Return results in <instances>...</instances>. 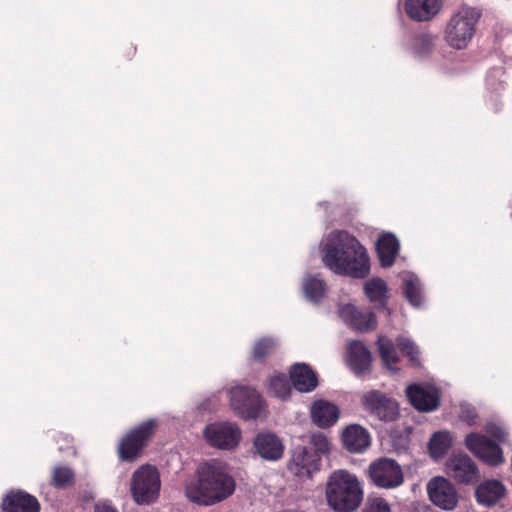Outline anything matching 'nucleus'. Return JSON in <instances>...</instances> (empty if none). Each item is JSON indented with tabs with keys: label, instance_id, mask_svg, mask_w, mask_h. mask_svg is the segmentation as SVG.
Here are the masks:
<instances>
[{
	"label": "nucleus",
	"instance_id": "b1692460",
	"mask_svg": "<svg viewBox=\"0 0 512 512\" xmlns=\"http://www.w3.org/2000/svg\"><path fill=\"white\" fill-rule=\"evenodd\" d=\"M399 241L391 233L382 234L377 241V253L382 267H390L399 251Z\"/></svg>",
	"mask_w": 512,
	"mask_h": 512
},
{
	"label": "nucleus",
	"instance_id": "4c0bfd02",
	"mask_svg": "<svg viewBox=\"0 0 512 512\" xmlns=\"http://www.w3.org/2000/svg\"><path fill=\"white\" fill-rule=\"evenodd\" d=\"M486 431L488 434H490L492 437L496 438L497 440H499L501 442L505 441L506 432L502 428V426H500L499 424L488 423L486 426Z\"/></svg>",
	"mask_w": 512,
	"mask_h": 512
},
{
	"label": "nucleus",
	"instance_id": "2f4dec72",
	"mask_svg": "<svg viewBox=\"0 0 512 512\" xmlns=\"http://www.w3.org/2000/svg\"><path fill=\"white\" fill-rule=\"evenodd\" d=\"M268 390L271 395L285 399L291 393V384L285 374L277 373L269 378Z\"/></svg>",
	"mask_w": 512,
	"mask_h": 512
},
{
	"label": "nucleus",
	"instance_id": "c756f323",
	"mask_svg": "<svg viewBox=\"0 0 512 512\" xmlns=\"http://www.w3.org/2000/svg\"><path fill=\"white\" fill-rule=\"evenodd\" d=\"M404 293L411 305L418 307L422 303L421 283L418 277L411 273L403 274Z\"/></svg>",
	"mask_w": 512,
	"mask_h": 512
},
{
	"label": "nucleus",
	"instance_id": "f8f14e48",
	"mask_svg": "<svg viewBox=\"0 0 512 512\" xmlns=\"http://www.w3.org/2000/svg\"><path fill=\"white\" fill-rule=\"evenodd\" d=\"M430 500L443 510H453L458 503L454 485L444 477H434L427 485Z\"/></svg>",
	"mask_w": 512,
	"mask_h": 512
},
{
	"label": "nucleus",
	"instance_id": "f3484780",
	"mask_svg": "<svg viewBox=\"0 0 512 512\" xmlns=\"http://www.w3.org/2000/svg\"><path fill=\"white\" fill-rule=\"evenodd\" d=\"M339 316L348 326L360 332H368L377 327L373 312L359 310L351 304L341 306Z\"/></svg>",
	"mask_w": 512,
	"mask_h": 512
},
{
	"label": "nucleus",
	"instance_id": "393cba45",
	"mask_svg": "<svg viewBox=\"0 0 512 512\" xmlns=\"http://www.w3.org/2000/svg\"><path fill=\"white\" fill-rule=\"evenodd\" d=\"M505 487L498 480H486L476 488L477 501L485 506L497 503L505 495Z\"/></svg>",
	"mask_w": 512,
	"mask_h": 512
},
{
	"label": "nucleus",
	"instance_id": "bb28decb",
	"mask_svg": "<svg viewBox=\"0 0 512 512\" xmlns=\"http://www.w3.org/2000/svg\"><path fill=\"white\" fill-rule=\"evenodd\" d=\"M364 291L370 302L384 306L387 299V285L381 278L368 280L364 285Z\"/></svg>",
	"mask_w": 512,
	"mask_h": 512
},
{
	"label": "nucleus",
	"instance_id": "4be33fe9",
	"mask_svg": "<svg viewBox=\"0 0 512 512\" xmlns=\"http://www.w3.org/2000/svg\"><path fill=\"white\" fill-rule=\"evenodd\" d=\"M294 388L302 393L313 391L318 385L316 373L305 363H296L290 369Z\"/></svg>",
	"mask_w": 512,
	"mask_h": 512
},
{
	"label": "nucleus",
	"instance_id": "2eb2a0df",
	"mask_svg": "<svg viewBox=\"0 0 512 512\" xmlns=\"http://www.w3.org/2000/svg\"><path fill=\"white\" fill-rule=\"evenodd\" d=\"M410 403L419 411L430 412L439 405V391L430 384H413L406 389Z\"/></svg>",
	"mask_w": 512,
	"mask_h": 512
},
{
	"label": "nucleus",
	"instance_id": "a19ab883",
	"mask_svg": "<svg viewBox=\"0 0 512 512\" xmlns=\"http://www.w3.org/2000/svg\"><path fill=\"white\" fill-rule=\"evenodd\" d=\"M136 54V47L133 45H127L123 48V55L127 58H132Z\"/></svg>",
	"mask_w": 512,
	"mask_h": 512
},
{
	"label": "nucleus",
	"instance_id": "423d86ee",
	"mask_svg": "<svg viewBox=\"0 0 512 512\" xmlns=\"http://www.w3.org/2000/svg\"><path fill=\"white\" fill-rule=\"evenodd\" d=\"M228 395L232 410L244 420L257 419L265 410L263 399L252 387L236 386Z\"/></svg>",
	"mask_w": 512,
	"mask_h": 512
},
{
	"label": "nucleus",
	"instance_id": "9b49d317",
	"mask_svg": "<svg viewBox=\"0 0 512 512\" xmlns=\"http://www.w3.org/2000/svg\"><path fill=\"white\" fill-rule=\"evenodd\" d=\"M465 445L471 453L489 465L497 466L504 461L499 446L484 435L468 434L465 438Z\"/></svg>",
	"mask_w": 512,
	"mask_h": 512
},
{
	"label": "nucleus",
	"instance_id": "a211bd4d",
	"mask_svg": "<svg viewBox=\"0 0 512 512\" xmlns=\"http://www.w3.org/2000/svg\"><path fill=\"white\" fill-rule=\"evenodd\" d=\"M343 447L350 453H362L371 443L370 433L359 424L346 426L341 433Z\"/></svg>",
	"mask_w": 512,
	"mask_h": 512
},
{
	"label": "nucleus",
	"instance_id": "473e14b6",
	"mask_svg": "<svg viewBox=\"0 0 512 512\" xmlns=\"http://www.w3.org/2000/svg\"><path fill=\"white\" fill-rule=\"evenodd\" d=\"M75 474L67 466H56L52 472L51 484L58 489H64L74 483Z\"/></svg>",
	"mask_w": 512,
	"mask_h": 512
},
{
	"label": "nucleus",
	"instance_id": "20e7f679",
	"mask_svg": "<svg viewBox=\"0 0 512 512\" xmlns=\"http://www.w3.org/2000/svg\"><path fill=\"white\" fill-rule=\"evenodd\" d=\"M481 10L469 5H462L450 17L444 31V39L449 47L456 50L466 49L471 43Z\"/></svg>",
	"mask_w": 512,
	"mask_h": 512
},
{
	"label": "nucleus",
	"instance_id": "1a4fd4ad",
	"mask_svg": "<svg viewBox=\"0 0 512 512\" xmlns=\"http://www.w3.org/2000/svg\"><path fill=\"white\" fill-rule=\"evenodd\" d=\"M448 477L459 484H475L479 480V469L472 458L464 452L452 453L445 462Z\"/></svg>",
	"mask_w": 512,
	"mask_h": 512
},
{
	"label": "nucleus",
	"instance_id": "ddd939ff",
	"mask_svg": "<svg viewBox=\"0 0 512 512\" xmlns=\"http://www.w3.org/2000/svg\"><path fill=\"white\" fill-rule=\"evenodd\" d=\"M285 446L280 437L272 432L258 433L253 439L252 451L264 461L275 462L282 458Z\"/></svg>",
	"mask_w": 512,
	"mask_h": 512
},
{
	"label": "nucleus",
	"instance_id": "ea45409f",
	"mask_svg": "<svg viewBox=\"0 0 512 512\" xmlns=\"http://www.w3.org/2000/svg\"><path fill=\"white\" fill-rule=\"evenodd\" d=\"M94 512H117V510L107 503H97Z\"/></svg>",
	"mask_w": 512,
	"mask_h": 512
},
{
	"label": "nucleus",
	"instance_id": "7ed1b4c3",
	"mask_svg": "<svg viewBox=\"0 0 512 512\" xmlns=\"http://www.w3.org/2000/svg\"><path fill=\"white\" fill-rule=\"evenodd\" d=\"M325 497L328 506L335 512H354L363 501L364 490L355 474L339 469L328 477Z\"/></svg>",
	"mask_w": 512,
	"mask_h": 512
},
{
	"label": "nucleus",
	"instance_id": "cd10ccee",
	"mask_svg": "<svg viewBox=\"0 0 512 512\" xmlns=\"http://www.w3.org/2000/svg\"><path fill=\"white\" fill-rule=\"evenodd\" d=\"M304 296L311 302L317 303L326 291L324 281L316 276L307 275L302 282Z\"/></svg>",
	"mask_w": 512,
	"mask_h": 512
},
{
	"label": "nucleus",
	"instance_id": "c9c22d12",
	"mask_svg": "<svg viewBox=\"0 0 512 512\" xmlns=\"http://www.w3.org/2000/svg\"><path fill=\"white\" fill-rule=\"evenodd\" d=\"M310 444L315 449L314 453H317L319 456L320 454L329 452L330 442L327 436L322 432L312 433L310 435Z\"/></svg>",
	"mask_w": 512,
	"mask_h": 512
},
{
	"label": "nucleus",
	"instance_id": "c85d7f7f",
	"mask_svg": "<svg viewBox=\"0 0 512 512\" xmlns=\"http://www.w3.org/2000/svg\"><path fill=\"white\" fill-rule=\"evenodd\" d=\"M436 36L430 33H419L412 37L410 49L417 57H424L432 53L435 47Z\"/></svg>",
	"mask_w": 512,
	"mask_h": 512
},
{
	"label": "nucleus",
	"instance_id": "5701e85b",
	"mask_svg": "<svg viewBox=\"0 0 512 512\" xmlns=\"http://www.w3.org/2000/svg\"><path fill=\"white\" fill-rule=\"evenodd\" d=\"M371 353L360 341H353L348 346V364L357 374L369 372L371 366Z\"/></svg>",
	"mask_w": 512,
	"mask_h": 512
},
{
	"label": "nucleus",
	"instance_id": "f704fd0d",
	"mask_svg": "<svg viewBox=\"0 0 512 512\" xmlns=\"http://www.w3.org/2000/svg\"><path fill=\"white\" fill-rule=\"evenodd\" d=\"M397 345L404 353H406L407 356H409L414 365L419 364V350L413 341L405 337H399L397 339Z\"/></svg>",
	"mask_w": 512,
	"mask_h": 512
},
{
	"label": "nucleus",
	"instance_id": "aec40b11",
	"mask_svg": "<svg viewBox=\"0 0 512 512\" xmlns=\"http://www.w3.org/2000/svg\"><path fill=\"white\" fill-rule=\"evenodd\" d=\"M442 2L443 0H406L405 11L411 19L424 22L438 14Z\"/></svg>",
	"mask_w": 512,
	"mask_h": 512
},
{
	"label": "nucleus",
	"instance_id": "f257e3e1",
	"mask_svg": "<svg viewBox=\"0 0 512 512\" xmlns=\"http://www.w3.org/2000/svg\"><path fill=\"white\" fill-rule=\"evenodd\" d=\"M322 261L331 271L353 278H364L370 271V260L363 245L349 232L334 230L321 241Z\"/></svg>",
	"mask_w": 512,
	"mask_h": 512
},
{
	"label": "nucleus",
	"instance_id": "f03ea898",
	"mask_svg": "<svg viewBox=\"0 0 512 512\" xmlns=\"http://www.w3.org/2000/svg\"><path fill=\"white\" fill-rule=\"evenodd\" d=\"M236 483L225 464L211 460L197 472V479L185 486L187 498L198 505L212 506L229 498L235 491Z\"/></svg>",
	"mask_w": 512,
	"mask_h": 512
},
{
	"label": "nucleus",
	"instance_id": "dca6fc26",
	"mask_svg": "<svg viewBox=\"0 0 512 512\" xmlns=\"http://www.w3.org/2000/svg\"><path fill=\"white\" fill-rule=\"evenodd\" d=\"M287 468L295 476L310 477L320 468V456L305 447H297L292 452Z\"/></svg>",
	"mask_w": 512,
	"mask_h": 512
},
{
	"label": "nucleus",
	"instance_id": "e433bc0d",
	"mask_svg": "<svg viewBox=\"0 0 512 512\" xmlns=\"http://www.w3.org/2000/svg\"><path fill=\"white\" fill-rule=\"evenodd\" d=\"M363 512H391L387 501L380 497L368 498Z\"/></svg>",
	"mask_w": 512,
	"mask_h": 512
},
{
	"label": "nucleus",
	"instance_id": "72a5a7b5",
	"mask_svg": "<svg viewBox=\"0 0 512 512\" xmlns=\"http://www.w3.org/2000/svg\"><path fill=\"white\" fill-rule=\"evenodd\" d=\"M277 343L273 339L263 338L255 343L253 347V358L256 360H262L267 355L272 353L276 348Z\"/></svg>",
	"mask_w": 512,
	"mask_h": 512
},
{
	"label": "nucleus",
	"instance_id": "39448f33",
	"mask_svg": "<svg viewBox=\"0 0 512 512\" xmlns=\"http://www.w3.org/2000/svg\"><path fill=\"white\" fill-rule=\"evenodd\" d=\"M157 426V421L151 419L129 429L118 442L119 460L125 463H134L140 459L154 436Z\"/></svg>",
	"mask_w": 512,
	"mask_h": 512
},
{
	"label": "nucleus",
	"instance_id": "7c9ffc66",
	"mask_svg": "<svg viewBox=\"0 0 512 512\" xmlns=\"http://www.w3.org/2000/svg\"><path fill=\"white\" fill-rule=\"evenodd\" d=\"M377 345L384 366L387 369L394 371L395 369L393 365L399 361V357L393 343L387 337L380 336L378 338Z\"/></svg>",
	"mask_w": 512,
	"mask_h": 512
},
{
	"label": "nucleus",
	"instance_id": "412c9836",
	"mask_svg": "<svg viewBox=\"0 0 512 512\" xmlns=\"http://www.w3.org/2000/svg\"><path fill=\"white\" fill-rule=\"evenodd\" d=\"M312 421L321 428L334 425L340 416L339 408L327 400L315 401L310 409Z\"/></svg>",
	"mask_w": 512,
	"mask_h": 512
},
{
	"label": "nucleus",
	"instance_id": "0eeeda50",
	"mask_svg": "<svg viewBox=\"0 0 512 512\" xmlns=\"http://www.w3.org/2000/svg\"><path fill=\"white\" fill-rule=\"evenodd\" d=\"M131 494L137 504H150L156 500L160 490V474L155 467L141 466L131 481Z\"/></svg>",
	"mask_w": 512,
	"mask_h": 512
},
{
	"label": "nucleus",
	"instance_id": "6e6552de",
	"mask_svg": "<svg viewBox=\"0 0 512 512\" xmlns=\"http://www.w3.org/2000/svg\"><path fill=\"white\" fill-rule=\"evenodd\" d=\"M203 436L214 448L232 450L238 446L242 432L236 423L223 421L206 425Z\"/></svg>",
	"mask_w": 512,
	"mask_h": 512
},
{
	"label": "nucleus",
	"instance_id": "9d476101",
	"mask_svg": "<svg viewBox=\"0 0 512 512\" xmlns=\"http://www.w3.org/2000/svg\"><path fill=\"white\" fill-rule=\"evenodd\" d=\"M369 476L376 486L385 489L396 488L404 481L401 466L389 458L373 461L369 465Z\"/></svg>",
	"mask_w": 512,
	"mask_h": 512
},
{
	"label": "nucleus",
	"instance_id": "4468645a",
	"mask_svg": "<svg viewBox=\"0 0 512 512\" xmlns=\"http://www.w3.org/2000/svg\"><path fill=\"white\" fill-rule=\"evenodd\" d=\"M365 409L379 420L390 422L398 416L397 403L378 391H370L363 397Z\"/></svg>",
	"mask_w": 512,
	"mask_h": 512
},
{
	"label": "nucleus",
	"instance_id": "a878e982",
	"mask_svg": "<svg viewBox=\"0 0 512 512\" xmlns=\"http://www.w3.org/2000/svg\"><path fill=\"white\" fill-rule=\"evenodd\" d=\"M453 444V436L450 432L439 431L433 434L429 442V452L433 459H441Z\"/></svg>",
	"mask_w": 512,
	"mask_h": 512
},
{
	"label": "nucleus",
	"instance_id": "6ab92c4d",
	"mask_svg": "<svg viewBox=\"0 0 512 512\" xmlns=\"http://www.w3.org/2000/svg\"><path fill=\"white\" fill-rule=\"evenodd\" d=\"M36 497L24 491H12L3 500L2 512H39Z\"/></svg>",
	"mask_w": 512,
	"mask_h": 512
},
{
	"label": "nucleus",
	"instance_id": "58836bf2",
	"mask_svg": "<svg viewBox=\"0 0 512 512\" xmlns=\"http://www.w3.org/2000/svg\"><path fill=\"white\" fill-rule=\"evenodd\" d=\"M461 418L466 421L469 425H473L476 421L477 415L474 408L463 405L461 406Z\"/></svg>",
	"mask_w": 512,
	"mask_h": 512
}]
</instances>
